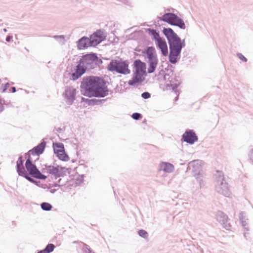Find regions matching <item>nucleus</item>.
Returning <instances> with one entry per match:
<instances>
[{
    "instance_id": "1",
    "label": "nucleus",
    "mask_w": 253,
    "mask_h": 253,
    "mask_svg": "<svg viewBox=\"0 0 253 253\" xmlns=\"http://www.w3.org/2000/svg\"><path fill=\"white\" fill-rule=\"evenodd\" d=\"M107 83H109L108 82L102 77H84L80 85L82 94L88 97H104L108 95Z\"/></svg>"
},
{
    "instance_id": "2",
    "label": "nucleus",
    "mask_w": 253,
    "mask_h": 253,
    "mask_svg": "<svg viewBox=\"0 0 253 253\" xmlns=\"http://www.w3.org/2000/svg\"><path fill=\"white\" fill-rule=\"evenodd\" d=\"M103 63L96 53L90 52L83 55L77 62V65L74 68H71V72L66 71V73L69 79L76 81L87 71L91 70L99 67Z\"/></svg>"
},
{
    "instance_id": "3",
    "label": "nucleus",
    "mask_w": 253,
    "mask_h": 253,
    "mask_svg": "<svg viewBox=\"0 0 253 253\" xmlns=\"http://www.w3.org/2000/svg\"><path fill=\"white\" fill-rule=\"evenodd\" d=\"M162 32L166 37L169 45V62L175 65L180 59L182 49L185 46V40H182L170 28L164 27Z\"/></svg>"
},
{
    "instance_id": "4",
    "label": "nucleus",
    "mask_w": 253,
    "mask_h": 253,
    "mask_svg": "<svg viewBox=\"0 0 253 253\" xmlns=\"http://www.w3.org/2000/svg\"><path fill=\"white\" fill-rule=\"evenodd\" d=\"M104 33V30L100 29L94 32L89 37L85 36L82 37L76 42L77 49L85 50L90 47H96L106 40V36Z\"/></svg>"
},
{
    "instance_id": "5",
    "label": "nucleus",
    "mask_w": 253,
    "mask_h": 253,
    "mask_svg": "<svg viewBox=\"0 0 253 253\" xmlns=\"http://www.w3.org/2000/svg\"><path fill=\"white\" fill-rule=\"evenodd\" d=\"M129 62L127 60H124L119 58V59H112L108 64L107 69L111 72H116L124 75L129 74L131 72L128 68Z\"/></svg>"
},
{
    "instance_id": "6",
    "label": "nucleus",
    "mask_w": 253,
    "mask_h": 253,
    "mask_svg": "<svg viewBox=\"0 0 253 253\" xmlns=\"http://www.w3.org/2000/svg\"><path fill=\"white\" fill-rule=\"evenodd\" d=\"M25 158L26 159L25 168L19 173V176L25 178L26 180L29 179V177L35 178L39 169L32 158L25 156Z\"/></svg>"
},
{
    "instance_id": "7",
    "label": "nucleus",
    "mask_w": 253,
    "mask_h": 253,
    "mask_svg": "<svg viewBox=\"0 0 253 253\" xmlns=\"http://www.w3.org/2000/svg\"><path fill=\"white\" fill-rule=\"evenodd\" d=\"M45 168L42 169V172H47L48 173L55 176L56 177H64L66 175L67 172L70 173L68 168L61 166V165H56L52 166L51 165H44Z\"/></svg>"
},
{
    "instance_id": "8",
    "label": "nucleus",
    "mask_w": 253,
    "mask_h": 253,
    "mask_svg": "<svg viewBox=\"0 0 253 253\" xmlns=\"http://www.w3.org/2000/svg\"><path fill=\"white\" fill-rule=\"evenodd\" d=\"M197 161L198 160H194L189 162L187 168V171L190 169L191 167H192V172L193 175L196 179L200 187L201 188L204 185L203 181V172L202 166L198 163H194Z\"/></svg>"
},
{
    "instance_id": "9",
    "label": "nucleus",
    "mask_w": 253,
    "mask_h": 253,
    "mask_svg": "<svg viewBox=\"0 0 253 253\" xmlns=\"http://www.w3.org/2000/svg\"><path fill=\"white\" fill-rule=\"evenodd\" d=\"M215 190L217 193L225 197H229L231 194L228 184L226 181L223 175H219L216 177Z\"/></svg>"
},
{
    "instance_id": "10",
    "label": "nucleus",
    "mask_w": 253,
    "mask_h": 253,
    "mask_svg": "<svg viewBox=\"0 0 253 253\" xmlns=\"http://www.w3.org/2000/svg\"><path fill=\"white\" fill-rule=\"evenodd\" d=\"M46 138H43L36 146L33 147L32 149L28 151L25 154V156L32 158L31 155L33 156H40L42 154L45 149L46 146Z\"/></svg>"
},
{
    "instance_id": "11",
    "label": "nucleus",
    "mask_w": 253,
    "mask_h": 253,
    "mask_svg": "<svg viewBox=\"0 0 253 253\" xmlns=\"http://www.w3.org/2000/svg\"><path fill=\"white\" fill-rule=\"evenodd\" d=\"M147 75L146 72L134 70L133 76L131 80L128 82L130 86H134L137 84H140L145 80V77Z\"/></svg>"
},
{
    "instance_id": "12",
    "label": "nucleus",
    "mask_w": 253,
    "mask_h": 253,
    "mask_svg": "<svg viewBox=\"0 0 253 253\" xmlns=\"http://www.w3.org/2000/svg\"><path fill=\"white\" fill-rule=\"evenodd\" d=\"M198 140V137L193 129H187L182 134L181 140L190 145L193 144Z\"/></svg>"
},
{
    "instance_id": "13",
    "label": "nucleus",
    "mask_w": 253,
    "mask_h": 253,
    "mask_svg": "<svg viewBox=\"0 0 253 253\" xmlns=\"http://www.w3.org/2000/svg\"><path fill=\"white\" fill-rule=\"evenodd\" d=\"M76 89L72 86H67L63 95L66 98L68 104L71 105L76 99Z\"/></svg>"
},
{
    "instance_id": "14",
    "label": "nucleus",
    "mask_w": 253,
    "mask_h": 253,
    "mask_svg": "<svg viewBox=\"0 0 253 253\" xmlns=\"http://www.w3.org/2000/svg\"><path fill=\"white\" fill-rule=\"evenodd\" d=\"M216 218L224 228L226 230H230L231 226L228 222L229 218L226 214L223 212L218 211L216 214Z\"/></svg>"
},
{
    "instance_id": "15",
    "label": "nucleus",
    "mask_w": 253,
    "mask_h": 253,
    "mask_svg": "<svg viewBox=\"0 0 253 253\" xmlns=\"http://www.w3.org/2000/svg\"><path fill=\"white\" fill-rule=\"evenodd\" d=\"M156 47L160 50L162 54L164 56H168L169 51L167 43L166 40L162 37L160 40L155 42Z\"/></svg>"
},
{
    "instance_id": "16",
    "label": "nucleus",
    "mask_w": 253,
    "mask_h": 253,
    "mask_svg": "<svg viewBox=\"0 0 253 253\" xmlns=\"http://www.w3.org/2000/svg\"><path fill=\"white\" fill-rule=\"evenodd\" d=\"M141 53L146 56L148 60L158 59L156 51L153 46H147L142 50Z\"/></svg>"
},
{
    "instance_id": "17",
    "label": "nucleus",
    "mask_w": 253,
    "mask_h": 253,
    "mask_svg": "<svg viewBox=\"0 0 253 253\" xmlns=\"http://www.w3.org/2000/svg\"><path fill=\"white\" fill-rule=\"evenodd\" d=\"M164 80L167 83L166 86L167 87H171V89L175 92H177V88L180 85V83H174L173 81V78L170 75V74H166L164 76Z\"/></svg>"
},
{
    "instance_id": "18",
    "label": "nucleus",
    "mask_w": 253,
    "mask_h": 253,
    "mask_svg": "<svg viewBox=\"0 0 253 253\" xmlns=\"http://www.w3.org/2000/svg\"><path fill=\"white\" fill-rule=\"evenodd\" d=\"M108 98H109L105 99H89L81 97V102H84L89 106L98 105L104 103Z\"/></svg>"
},
{
    "instance_id": "19",
    "label": "nucleus",
    "mask_w": 253,
    "mask_h": 253,
    "mask_svg": "<svg viewBox=\"0 0 253 253\" xmlns=\"http://www.w3.org/2000/svg\"><path fill=\"white\" fill-rule=\"evenodd\" d=\"M170 25L178 27L182 30H184L186 28L185 24L183 19L178 17L176 14H174L173 18Z\"/></svg>"
},
{
    "instance_id": "20",
    "label": "nucleus",
    "mask_w": 253,
    "mask_h": 253,
    "mask_svg": "<svg viewBox=\"0 0 253 253\" xmlns=\"http://www.w3.org/2000/svg\"><path fill=\"white\" fill-rule=\"evenodd\" d=\"M132 66L134 70L146 72V64L139 59L134 60Z\"/></svg>"
},
{
    "instance_id": "21",
    "label": "nucleus",
    "mask_w": 253,
    "mask_h": 253,
    "mask_svg": "<svg viewBox=\"0 0 253 253\" xmlns=\"http://www.w3.org/2000/svg\"><path fill=\"white\" fill-rule=\"evenodd\" d=\"M158 59L148 60V68L147 72L149 74L154 73L157 68L158 63Z\"/></svg>"
},
{
    "instance_id": "22",
    "label": "nucleus",
    "mask_w": 253,
    "mask_h": 253,
    "mask_svg": "<svg viewBox=\"0 0 253 253\" xmlns=\"http://www.w3.org/2000/svg\"><path fill=\"white\" fill-rule=\"evenodd\" d=\"M24 162L23 156L22 155H19L16 165V170L18 175L25 168V166H24Z\"/></svg>"
},
{
    "instance_id": "23",
    "label": "nucleus",
    "mask_w": 253,
    "mask_h": 253,
    "mask_svg": "<svg viewBox=\"0 0 253 253\" xmlns=\"http://www.w3.org/2000/svg\"><path fill=\"white\" fill-rule=\"evenodd\" d=\"M145 31L149 34V35L151 36L152 39L156 42L162 37H160L159 32H157L156 30L152 28L145 29Z\"/></svg>"
},
{
    "instance_id": "24",
    "label": "nucleus",
    "mask_w": 253,
    "mask_h": 253,
    "mask_svg": "<svg viewBox=\"0 0 253 253\" xmlns=\"http://www.w3.org/2000/svg\"><path fill=\"white\" fill-rule=\"evenodd\" d=\"M174 13H165L162 17H160L159 16L157 17V19L159 20H162L166 23H168L170 25V23H171L172 19L173 18Z\"/></svg>"
},
{
    "instance_id": "25",
    "label": "nucleus",
    "mask_w": 253,
    "mask_h": 253,
    "mask_svg": "<svg viewBox=\"0 0 253 253\" xmlns=\"http://www.w3.org/2000/svg\"><path fill=\"white\" fill-rule=\"evenodd\" d=\"M52 147L54 154H58L61 153L63 150H64V145L63 143L58 142H53L52 144Z\"/></svg>"
},
{
    "instance_id": "26",
    "label": "nucleus",
    "mask_w": 253,
    "mask_h": 253,
    "mask_svg": "<svg viewBox=\"0 0 253 253\" xmlns=\"http://www.w3.org/2000/svg\"><path fill=\"white\" fill-rule=\"evenodd\" d=\"M161 167L162 169L166 172H171L174 169V166L169 162H163Z\"/></svg>"
},
{
    "instance_id": "27",
    "label": "nucleus",
    "mask_w": 253,
    "mask_h": 253,
    "mask_svg": "<svg viewBox=\"0 0 253 253\" xmlns=\"http://www.w3.org/2000/svg\"><path fill=\"white\" fill-rule=\"evenodd\" d=\"M55 155L58 158V159L62 161L67 162L70 159L68 155L65 152V150H63L62 152H61V153H59L58 154H56Z\"/></svg>"
},
{
    "instance_id": "28",
    "label": "nucleus",
    "mask_w": 253,
    "mask_h": 253,
    "mask_svg": "<svg viewBox=\"0 0 253 253\" xmlns=\"http://www.w3.org/2000/svg\"><path fill=\"white\" fill-rule=\"evenodd\" d=\"M40 206L42 210L46 211H51L53 208V206L51 204L45 202L42 203Z\"/></svg>"
},
{
    "instance_id": "29",
    "label": "nucleus",
    "mask_w": 253,
    "mask_h": 253,
    "mask_svg": "<svg viewBox=\"0 0 253 253\" xmlns=\"http://www.w3.org/2000/svg\"><path fill=\"white\" fill-rule=\"evenodd\" d=\"M173 70H170V72L169 74H170V75L171 77L173 78V81L174 83H180V84L182 83V81L181 79V77L179 76H176L174 75V76L173 77Z\"/></svg>"
},
{
    "instance_id": "30",
    "label": "nucleus",
    "mask_w": 253,
    "mask_h": 253,
    "mask_svg": "<svg viewBox=\"0 0 253 253\" xmlns=\"http://www.w3.org/2000/svg\"><path fill=\"white\" fill-rule=\"evenodd\" d=\"M55 248V246L54 244L49 243L46 246L44 250L45 251L46 253H51L53 251Z\"/></svg>"
},
{
    "instance_id": "31",
    "label": "nucleus",
    "mask_w": 253,
    "mask_h": 253,
    "mask_svg": "<svg viewBox=\"0 0 253 253\" xmlns=\"http://www.w3.org/2000/svg\"><path fill=\"white\" fill-rule=\"evenodd\" d=\"M239 219H240V221L242 225L244 227V229L247 231H249V229L248 227V224L246 221L244 220V217H243V216L242 213L240 214Z\"/></svg>"
},
{
    "instance_id": "32",
    "label": "nucleus",
    "mask_w": 253,
    "mask_h": 253,
    "mask_svg": "<svg viewBox=\"0 0 253 253\" xmlns=\"http://www.w3.org/2000/svg\"><path fill=\"white\" fill-rule=\"evenodd\" d=\"M138 234L140 237H141L144 239H146L148 237V232L144 229L139 230L138 231Z\"/></svg>"
},
{
    "instance_id": "33",
    "label": "nucleus",
    "mask_w": 253,
    "mask_h": 253,
    "mask_svg": "<svg viewBox=\"0 0 253 253\" xmlns=\"http://www.w3.org/2000/svg\"><path fill=\"white\" fill-rule=\"evenodd\" d=\"M53 38L58 42H62L63 44L64 43L65 36L64 35H55L53 36Z\"/></svg>"
},
{
    "instance_id": "34",
    "label": "nucleus",
    "mask_w": 253,
    "mask_h": 253,
    "mask_svg": "<svg viewBox=\"0 0 253 253\" xmlns=\"http://www.w3.org/2000/svg\"><path fill=\"white\" fill-rule=\"evenodd\" d=\"M47 178V176L42 173V172L39 170L37 174L35 177L36 179L41 180H45Z\"/></svg>"
},
{
    "instance_id": "35",
    "label": "nucleus",
    "mask_w": 253,
    "mask_h": 253,
    "mask_svg": "<svg viewBox=\"0 0 253 253\" xmlns=\"http://www.w3.org/2000/svg\"><path fill=\"white\" fill-rule=\"evenodd\" d=\"M131 117L133 119L137 121L142 119L143 118V116L139 113L135 112L132 113L131 115Z\"/></svg>"
},
{
    "instance_id": "36",
    "label": "nucleus",
    "mask_w": 253,
    "mask_h": 253,
    "mask_svg": "<svg viewBox=\"0 0 253 253\" xmlns=\"http://www.w3.org/2000/svg\"><path fill=\"white\" fill-rule=\"evenodd\" d=\"M9 85L10 84L9 83H6L5 84H2L0 86V92L2 93L5 92L7 90L8 88L9 87Z\"/></svg>"
},
{
    "instance_id": "37",
    "label": "nucleus",
    "mask_w": 253,
    "mask_h": 253,
    "mask_svg": "<svg viewBox=\"0 0 253 253\" xmlns=\"http://www.w3.org/2000/svg\"><path fill=\"white\" fill-rule=\"evenodd\" d=\"M80 242L83 244V246L84 248V252L85 253H92V251L91 250V249L89 248V246L87 245L82 242Z\"/></svg>"
},
{
    "instance_id": "38",
    "label": "nucleus",
    "mask_w": 253,
    "mask_h": 253,
    "mask_svg": "<svg viewBox=\"0 0 253 253\" xmlns=\"http://www.w3.org/2000/svg\"><path fill=\"white\" fill-rule=\"evenodd\" d=\"M34 178H33V177H32V178L29 177V179H28L27 180L29 181V182H31L32 183H33V184H35L36 185L40 187V181H38V180L35 179Z\"/></svg>"
},
{
    "instance_id": "39",
    "label": "nucleus",
    "mask_w": 253,
    "mask_h": 253,
    "mask_svg": "<svg viewBox=\"0 0 253 253\" xmlns=\"http://www.w3.org/2000/svg\"><path fill=\"white\" fill-rule=\"evenodd\" d=\"M151 95L150 93L147 91H145L141 94V96L143 99H147L151 97Z\"/></svg>"
},
{
    "instance_id": "40",
    "label": "nucleus",
    "mask_w": 253,
    "mask_h": 253,
    "mask_svg": "<svg viewBox=\"0 0 253 253\" xmlns=\"http://www.w3.org/2000/svg\"><path fill=\"white\" fill-rule=\"evenodd\" d=\"M238 57L242 61L244 62H247V58L242 53H238L237 54Z\"/></svg>"
},
{
    "instance_id": "41",
    "label": "nucleus",
    "mask_w": 253,
    "mask_h": 253,
    "mask_svg": "<svg viewBox=\"0 0 253 253\" xmlns=\"http://www.w3.org/2000/svg\"><path fill=\"white\" fill-rule=\"evenodd\" d=\"M76 182L79 184H81L84 181V175H79L78 177L76 178Z\"/></svg>"
},
{
    "instance_id": "42",
    "label": "nucleus",
    "mask_w": 253,
    "mask_h": 253,
    "mask_svg": "<svg viewBox=\"0 0 253 253\" xmlns=\"http://www.w3.org/2000/svg\"><path fill=\"white\" fill-rule=\"evenodd\" d=\"M61 181V179H58V180L55 182H54L53 184L51 185V184H49L50 187H57L58 186H60V183Z\"/></svg>"
},
{
    "instance_id": "43",
    "label": "nucleus",
    "mask_w": 253,
    "mask_h": 253,
    "mask_svg": "<svg viewBox=\"0 0 253 253\" xmlns=\"http://www.w3.org/2000/svg\"><path fill=\"white\" fill-rule=\"evenodd\" d=\"M75 141H76V142H73V146L74 147H75V149L77 150V151H76L77 155H79L78 146L77 144L78 140L76 139H75Z\"/></svg>"
},
{
    "instance_id": "44",
    "label": "nucleus",
    "mask_w": 253,
    "mask_h": 253,
    "mask_svg": "<svg viewBox=\"0 0 253 253\" xmlns=\"http://www.w3.org/2000/svg\"><path fill=\"white\" fill-rule=\"evenodd\" d=\"M13 39V36L11 35H8L6 37L5 41L7 42H10Z\"/></svg>"
},
{
    "instance_id": "45",
    "label": "nucleus",
    "mask_w": 253,
    "mask_h": 253,
    "mask_svg": "<svg viewBox=\"0 0 253 253\" xmlns=\"http://www.w3.org/2000/svg\"><path fill=\"white\" fill-rule=\"evenodd\" d=\"M10 93H15L16 91V88L15 86H12L8 90Z\"/></svg>"
},
{
    "instance_id": "46",
    "label": "nucleus",
    "mask_w": 253,
    "mask_h": 253,
    "mask_svg": "<svg viewBox=\"0 0 253 253\" xmlns=\"http://www.w3.org/2000/svg\"><path fill=\"white\" fill-rule=\"evenodd\" d=\"M54 129L58 132H61V131L62 130V129L60 127H55Z\"/></svg>"
},
{
    "instance_id": "47",
    "label": "nucleus",
    "mask_w": 253,
    "mask_h": 253,
    "mask_svg": "<svg viewBox=\"0 0 253 253\" xmlns=\"http://www.w3.org/2000/svg\"><path fill=\"white\" fill-rule=\"evenodd\" d=\"M56 191L57 190L55 189H51L50 190V192L52 194H54V193L56 192Z\"/></svg>"
},
{
    "instance_id": "48",
    "label": "nucleus",
    "mask_w": 253,
    "mask_h": 253,
    "mask_svg": "<svg viewBox=\"0 0 253 253\" xmlns=\"http://www.w3.org/2000/svg\"><path fill=\"white\" fill-rule=\"evenodd\" d=\"M37 253H46L45 252V251L44 249H43L42 250L38 251Z\"/></svg>"
},
{
    "instance_id": "49",
    "label": "nucleus",
    "mask_w": 253,
    "mask_h": 253,
    "mask_svg": "<svg viewBox=\"0 0 253 253\" xmlns=\"http://www.w3.org/2000/svg\"><path fill=\"white\" fill-rule=\"evenodd\" d=\"M169 68H172V65H168V67L165 68V70L166 71H169Z\"/></svg>"
},
{
    "instance_id": "50",
    "label": "nucleus",
    "mask_w": 253,
    "mask_h": 253,
    "mask_svg": "<svg viewBox=\"0 0 253 253\" xmlns=\"http://www.w3.org/2000/svg\"><path fill=\"white\" fill-rule=\"evenodd\" d=\"M109 92H110V94H111L113 93V91L112 90H110V89H108V94H109Z\"/></svg>"
},
{
    "instance_id": "51",
    "label": "nucleus",
    "mask_w": 253,
    "mask_h": 253,
    "mask_svg": "<svg viewBox=\"0 0 253 253\" xmlns=\"http://www.w3.org/2000/svg\"><path fill=\"white\" fill-rule=\"evenodd\" d=\"M41 187L42 188H44V189H45L46 188H47V186L46 185H42Z\"/></svg>"
},
{
    "instance_id": "52",
    "label": "nucleus",
    "mask_w": 253,
    "mask_h": 253,
    "mask_svg": "<svg viewBox=\"0 0 253 253\" xmlns=\"http://www.w3.org/2000/svg\"><path fill=\"white\" fill-rule=\"evenodd\" d=\"M84 162V160H81V161H79V163H80V165H83L84 164H83V162Z\"/></svg>"
},
{
    "instance_id": "53",
    "label": "nucleus",
    "mask_w": 253,
    "mask_h": 253,
    "mask_svg": "<svg viewBox=\"0 0 253 253\" xmlns=\"http://www.w3.org/2000/svg\"><path fill=\"white\" fill-rule=\"evenodd\" d=\"M84 162V160H81V161H79V163H80V165H83L84 164H83V162Z\"/></svg>"
},
{
    "instance_id": "54",
    "label": "nucleus",
    "mask_w": 253,
    "mask_h": 253,
    "mask_svg": "<svg viewBox=\"0 0 253 253\" xmlns=\"http://www.w3.org/2000/svg\"><path fill=\"white\" fill-rule=\"evenodd\" d=\"M79 243V241H75L73 242V244H77Z\"/></svg>"
},
{
    "instance_id": "55",
    "label": "nucleus",
    "mask_w": 253,
    "mask_h": 253,
    "mask_svg": "<svg viewBox=\"0 0 253 253\" xmlns=\"http://www.w3.org/2000/svg\"><path fill=\"white\" fill-rule=\"evenodd\" d=\"M3 32H6L7 31V29H6V28H4V29H3Z\"/></svg>"
},
{
    "instance_id": "56",
    "label": "nucleus",
    "mask_w": 253,
    "mask_h": 253,
    "mask_svg": "<svg viewBox=\"0 0 253 253\" xmlns=\"http://www.w3.org/2000/svg\"><path fill=\"white\" fill-rule=\"evenodd\" d=\"M76 161V160H75V159H73V160H72V163H75Z\"/></svg>"
},
{
    "instance_id": "57",
    "label": "nucleus",
    "mask_w": 253,
    "mask_h": 253,
    "mask_svg": "<svg viewBox=\"0 0 253 253\" xmlns=\"http://www.w3.org/2000/svg\"><path fill=\"white\" fill-rule=\"evenodd\" d=\"M135 50H136V51H138V52L142 51V50H141L140 49V50H139V49H136Z\"/></svg>"
},
{
    "instance_id": "58",
    "label": "nucleus",
    "mask_w": 253,
    "mask_h": 253,
    "mask_svg": "<svg viewBox=\"0 0 253 253\" xmlns=\"http://www.w3.org/2000/svg\"><path fill=\"white\" fill-rule=\"evenodd\" d=\"M103 59H105V60H108V58H103Z\"/></svg>"
},
{
    "instance_id": "59",
    "label": "nucleus",
    "mask_w": 253,
    "mask_h": 253,
    "mask_svg": "<svg viewBox=\"0 0 253 253\" xmlns=\"http://www.w3.org/2000/svg\"><path fill=\"white\" fill-rule=\"evenodd\" d=\"M178 99V97H175V100H177Z\"/></svg>"
}]
</instances>
